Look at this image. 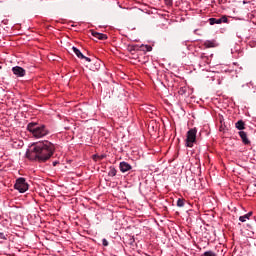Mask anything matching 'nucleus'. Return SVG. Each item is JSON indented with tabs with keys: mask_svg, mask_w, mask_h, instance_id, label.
<instances>
[{
	"mask_svg": "<svg viewBox=\"0 0 256 256\" xmlns=\"http://www.w3.org/2000/svg\"><path fill=\"white\" fill-rule=\"evenodd\" d=\"M53 153H55V145L45 140L32 144L31 149L26 153V157L30 161L45 163V161H49L53 157Z\"/></svg>",
	"mask_w": 256,
	"mask_h": 256,
	"instance_id": "nucleus-1",
	"label": "nucleus"
},
{
	"mask_svg": "<svg viewBox=\"0 0 256 256\" xmlns=\"http://www.w3.org/2000/svg\"><path fill=\"white\" fill-rule=\"evenodd\" d=\"M27 130L29 133L35 137V139H42V137H47L49 135V129L45 125H39L38 123L32 122L27 125Z\"/></svg>",
	"mask_w": 256,
	"mask_h": 256,
	"instance_id": "nucleus-2",
	"label": "nucleus"
},
{
	"mask_svg": "<svg viewBox=\"0 0 256 256\" xmlns=\"http://www.w3.org/2000/svg\"><path fill=\"white\" fill-rule=\"evenodd\" d=\"M197 143V128L190 129L186 134V147H193Z\"/></svg>",
	"mask_w": 256,
	"mask_h": 256,
	"instance_id": "nucleus-3",
	"label": "nucleus"
},
{
	"mask_svg": "<svg viewBox=\"0 0 256 256\" xmlns=\"http://www.w3.org/2000/svg\"><path fill=\"white\" fill-rule=\"evenodd\" d=\"M14 189H17L19 193H25V191L29 189V184H27L25 178H18L14 185Z\"/></svg>",
	"mask_w": 256,
	"mask_h": 256,
	"instance_id": "nucleus-4",
	"label": "nucleus"
},
{
	"mask_svg": "<svg viewBox=\"0 0 256 256\" xmlns=\"http://www.w3.org/2000/svg\"><path fill=\"white\" fill-rule=\"evenodd\" d=\"M12 72L14 73V75H16V77H25L27 73L25 69H23L21 66L13 67Z\"/></svg>",
	"mask_w": 256,
	"mask_h": 256,
	"instance_id": "nucleus-5",
	"label": "nucleus"
},
{
	"mask_svg": "<svg viewBox=\"0 0 256 256\" xmlns=\"http://www.w3.org/2000/svg\"><path fill=\"white\" fill-rule=\"evenodd\" d=\"M210 25H221V23H227V18L222 16L221 18H210L209 19Z\"/></svg>",
	"mask_w": 256,
	"mask_h": 256,
	"instance_id": "nucleus-6",
	"label": "nucleus"
},
{
	"mask_svg": "<svg viewBox=\"0 0 256 256\" xmlns=\"http://www.w3.org/2000/svg\"><path fill=\"white\" fill-rule=\"evenodd\" d=\"M92 37H95L96 39H99L100 41H105L107 39L106 34L99 33L96 31H91Z\"/></svg>",
	"mask_w": 256,
	"mask_h": 256,
	"instance_id": "nucleus-7",
	"label": "nucleus"
},
{
	"mask_svg": "<svg viewBox=\"0 0 256 256\" xmlns=\"http://www.w3.org/2000/svg\"><path fill=\"white\" fill-rule=\"evenodd\" d=\"M239 135H240V138L242 139V142L244 143V145H251V141L249 140V138H247V132L240 131Z\"/></svg>",
	"mask_w": 256,
	"mask_h": 256,
	"instance_id": "nucleus-8",
	"label": "nucleus"
},
{
	"mask_svg": "<svg viewBox=\"0 0 256 256\" xmlns=\"http://www.w3.org/2000/svg\"><path fill=\"white\" fill-rule=\"evenodd\" d=\"M119 167H120V171L122 173H127V171H131V169H132L130 164L127 162H121Z\"/></svg>",
	"mask_w": 256,
	"mask_h": 256,
	"instance_id": "nucleus-9",
	"label": "nucleus"
},
{
	"mask_svg": "<svg viewBox=\"0 0 256 256\" xmlns=\"http://www.w3.org/2000/svg\"><path fill=\"white\" fill-rule=\"evenodd\" d=\"M72 51H73V53H75V55L78 57V59H85V55H83V53H81V50L78 49L77 47L73 46Z\"/></svg>",
	"mask_w": 256,
	"mask_h": 256,
	"instance_id": "nucleus-10",
	"label": "nucleus"
},
{
	"mask_svg": "<svg viewBox=\"0 0 256 256\" xmlns=\"http://www.w3.org/2000/svg\"><path fill=\"white\" fill-rule=\"evenodd\" d=\"M235 127L238 131H243V129H245V122L243 120H239L235 123Z\"/></svg>",
	"mask_w": 256,
	"mask_h": 256,
	"instance_id": "nucleus-11",
	"label": "nucleus"
},
{
	"mask_svg": "<svg viewBox=\"0 0 256 256\" xmlns=\"http://www.w3.org/2000/svg\"><path fill=\"white\" fill-rule=\"evenodd\" d=\"M251 215H253V212H249L248 214H245L244 216H240L239 221H241V223H245V221H247V219H249L251 217Z\"/></svg>",
	"mask_w": 256,
	"mask_h": 256,
	"instance_id": "nucleus-12",
	"label": "nucleus"
},
{
	"mask_svg": "<svg viewBox=\"0 0 256 256\" xmlns=\"http://www.w3.org/2000/svg\"><path fill=\"white\" fill-rule=\"evenodd\" d=\"M204 46H205L207 49H211V48L215 47V42H214V41L207 40L206 42H204Z\"/></svg>",
	"mask_w": 256,
	"mask_h": 256,
	"instance_id": "nucleus-13",
	"label": "nucleus"
},
{
	"mask_svg": "<svg viewBox=\"0 0 256 256\" xmlns=\"http://www.w3.org/2000/svg\"><path fill=\"white\" fill-rule=\"evenodd\" d=\"M128 51L133 54L135 51H139V47L137 45H130L128 46Z\"/></svg>",
	"mask_w": 256,
	"mask_h": 256,
	"instance_id": "nucleus-14",
	"label": "nucleus"
},
{
	"mask_svg": "<svg viewBox=\"0 0 256 256\" xmlns=\"http://www.w3.org/2000/svg\"><path fill=\"white\" fill-rule=\"evenodd\" d=\"M103 159H105L104 154H102V155H97V154L93 155V160L94 161H103Z\"/></svg>",
	"mask_w": 256,
	"mask_h": 256,
	"instance_id": "nucleus-15",
	"label": "nucleus"
},
{
	"mask_svg": "<svg viewBox=\"0 0 256 256\" xmlns=\"http://www.w3.org/2000/svg\"><path fill=\"white\" fill-rule=\"evenodd\" d=\"M108 175L109 177H115V175H117V170L115 168H110Z\"/></svg>",
	"mask_w": 256,
	"mask_h": 256,
	"instance_id": "nucleus-16",
	"label": "nucleus"
},
{
	"mask_svg": "<svg viewBox=\"0 0 256 256\" xmlns=\"http://www.w3.org/2000/svg\"><path fill=\"white\" fill-rule=\"evenodd\" d=\"M177 207H185V200L179 198V199L177 200Z\"/></svg>",
	"mask_w": 256,
	"mask_h": 256,
	"instance_id": "nucleus-17",
	"label": "nucleus"
},
{
	"mask_svg": "<svg viewBox=\"0 0 256 256\" xmlns=\"http://www.w3.org/2000/svg\"><path fill=\"white\" fill-rule=\"evenodd\" d=\"M201 256H217V254H215V252L213 251H206L203 254H201Z\"/></svg>",
	"mask_w": 256,
	"mask_h": 256,
	"instance_id": "nucleus-18",
	"label": "nucleus"
},
{
	"mask_svg": "<svg viewBox=\"0 0 256 256\" xmlns=\"http://www.w3.org/2000/svg\"><path fill=\"white\" fill-rule=\"evenodd\" d=\"M141 48L143 49V51H152V47L149 45H142Z\"/></svg>",
	"mask_w": 256,
	"mask_h": 256,
	"instance_id": "nucleus-19",
	"label": "nucleus"
},
{
	"mask_svg": "<svg viewBox=\"0 0 256 256\" xmlns=\"http://www.w3.org/2000/svg\"><path fill=\"white\" fill-rule=\"evenodd\" d=\"M102 245H103L104 247H107V246L109 245V242L107 241V239H103V240H102Z\"/></svg>",
	"mask_w": 256,
	"mask_h": 256,
	"instance_id": "nucleus-20",
	"label": "nucleus"
},
{
	"mask_svg": "<svg viewBox=\"0 0 256 256\" xmlns=\"http://www.w3.org/2000/svg\"><path fill=\"white\" fill-rule=\"evenodd\" d=\"M0 239H4V240L7 239V237L5 236V234L3 232H0Z\"/></svg>",
	"mask_w": 256,
	"mask_h": 256,
	"instance_id": "nucleus-21",
	"label": "nucleus"
},
{
	"mask_svg": "<svg viewBox=\"0 0 256 256\" xmlns=\"http://www.w3.org/2000/svg\"><path fill=\"white\" fill-rule=\"evenodd\" d=\"M85 61H87L88 63H91V58L87 57V56H84Z\"/></svg>",
	"mask_w": 256,
	"mask_h": 256,
	"instance_id": "nucleus-22",
	"label": "nucleus"
},
{
	"mask_svg": "<svg viewBox=\"0 0 256 256\" xmlns=\"http://www.w3.org/2000/svg\"><path fill=\"white\" fill-rule=\"evenodd\" d=\"M57 165H59V162L58 161H54L53 162V167H57Z\"/></svg>",
	"mask_w": 256,
	"mask_h": 256,
	"instance_id": "nucleus-23",
	"label": "nucleus"
},
{
	"mask_svg": "<svg viewBox=\"0 0 256 256\" xmlns=\"http://www.w3.org/2000/svg\"><path fill=\"white\" fill-rule=\"evenodd\" d=\"M255 45H256V42H251V43H250V46H251V47H255Z\"/></svg>",
	"mask_w": 256,
	"mask_h": 256,
	"instance_id": "nucleus-24",
	"label": "nucleus"
},
{
	"mask_svg": "<svg viewBox=\"0 0 256 256\" xmlns=\"http://www.w3.org/2000/svg\"><path fill=\"white\" fill-rule=\"evenodd\" d=\"M254 187H256V183L254 184Z\"/></svg>",
	"mask_w": 256,
	"mask_h": 256,
	"instance_id": "nucleus-25",
	"label": "nucleus"
},
{
	"mask_svg": "<svg viewBox=\"0 0 256 256\" xmlns=\"http://www.w3.org/2000/svg\"><path fill=\"white\" fill-rule=\"evenodd\" d=\"M170 3H172V1L170 0Z\"/></svg>",
	"mask_w": 256,
	"mask_h": 256,
	"instance_id": "nucleus-26",
	"label": "nucleus"
}]
</instances>
